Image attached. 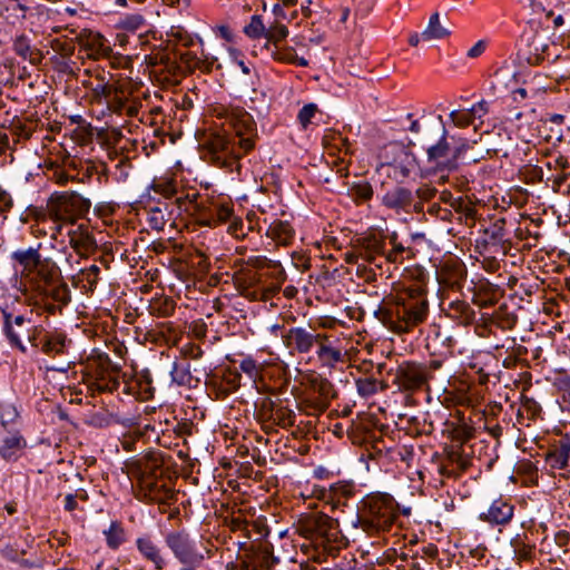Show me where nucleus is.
<instances>
[{
    "instance_id": "obj_41",
    "label": "nucleus",
    "mask_w": 570,
    "mask_h": 570,
    "mask_svg": "<svg viewBox=\"0 0 570 570\" xmlns=\"http://www.w3.org/2000/svg\"><path fill=\"white\" fill-rule=\"evenodd\" d=\"M175 302L170 298H160L150 304V313L159 317H166L174 313Z\"/></svg>"
},
{
    "instance_id": "obj_15",
    "label": "nucleus",
    "mask_w": 570,
    "mask_h": 570,
    "mask_svg": "<svg viewBox=\"0 0 570 570\" xmlns=\"http://www.w3.org/2000/svg\"><path fill=\"white\" fill-rule=\"evenodd\" d=\"M69 244L71 248L80 256L88 257L94 254L98 247L97 242L86 224H79L68 229Z\"/></svg>"
},
{
    "instance_id": "obj_27",
    "label": "nucleus",
    "mask_w": 570,
    "mask_h": 570,
    "mask_svg": "<svg viewBox=\"0 0 570 570\" xmlns=\"http://www.w3.org/2000/svg\"><path fill=\"white\" fill-rule=\"evenodd\" d=\"M448 315L460 324L469 325L475 320V311L465 301H453L449 304Z\"/></svg>"
},
{
    "instance_id": "obj_37",
    "label": "nucleus",
    "mask_w": 570,
    "mask_h": 570,
    "mask_svg": "<svg viewBox=\"0 0 570 570\" xmlns=\"http://www.w3.org/2000/svg\"><path fill=\"white\" fill-rule=\"evenodd\" d=\"M106 537L107 546L110 549H118L125 541V530L118 521H112L110 527L104 531Z\"/></svg>"
},
{
    "instance_id": "obj_4",
    "label": "nucleus",
    "mask_w": 570,
    "mask_h": 570,
    "mask_svg": "<svg viewBox=\"0 0 570 570\" xmlns=\"http://www.w3.org/2000/svg\"><path fill=\"white\" fill-rule=\"evenodd\" d=\"M396 518V502L393 497L375 493L362 500L357 521L365 532L374 534L389 531Z\"/></svg>"
},
{
    "instance_id": "obj_61",
    "label": "nucleus",
    "mask_w": 570,
    "mask_h": 570,
    "mask_svg": "<svg viewBox=\"0 0 570 570\" xmlns=\"http://www.w3.org/2000/svg\"><path fill=\"white\" fill-rule=\"evenodd\" d=\"M215 31L225 41H227V42L234 41V33L228 26H226V24L217 26Z\"/></svg>"
},
{
    "instance_id": "obj_48",
    "label": "nucleus",
    "mask_w": 570,
    "mask_h": 570,
    "mask_svg": "<svg viewBox=\"0 0 570 570\" xmlns=\"http://www.w3.org/2000/svg\"><path fill=\"white\" fill-rule=\"evenodd\" d=\"M83 279L88 284V289L94 291L99 281L100 268L97 265H91L87 268L81 269Z\"/></svg>"
},
{
    "instance_id": "obj_50",
    "label": "nucleus",
    "mask_w": 570,
    "mask_h": 570,
    "mask_svg": "<svg viewBox=\"0 0 570 570\" xmlns=\"http://www.w3.org/2000/svg\"><path fill=\"white\" fill-rule=\"evenodd\" d=\"M317 111V106L315 104H307L303 106V108L298 111L297 119L303 128H307L311 124L312 118L315 116Z\"/></svg>"
},
{
    "instance_id": "obj_45",
    "label": "nucleus",
    "mask_w": 570,
    "mask_h": 570,
    "mask_svg": "<svg viewBox=\"0 0 570 570\" xmlns=\"http://www.w3.org/2000/svg\"><path fill=\"white\" fill-rule=\"evenodd\" d=\"M276 61L284 62V63H291V65H295V66H299V67L308 66V61L303 57H298L293 47L285 49L283 51V53L281 56H278V59Z\"/></svg>"
},
{
    "instance_id": "obj_35",
    "label": "nucleus",
    "mask_w": 570,
    "mask_h": 570,
    "mask_svg": "<svg viewBox=\"0 0 570 570\" xmlns=\"http://www.w3.org/2000/svg\"><path fill=\"white\" fill-rule=\"evenodd\" d=\"M356 390L360 396L367 399L379 392L384 391L387 385L383 381H379L372 376L360 377L355 381Z\"/></svg>"
},
{
    "instance_id": "obj_47",
    "label": "nucleus",
    "mask_w": 570,
    "mask_h": 570,
    "mask_svg": "<svg viewBox=\"0 0 570 570\" xmlns=\"http://www.w3.org/2000/svg\"><path fill=\"white\" fill-rule=\"evenodd\" d=\"M18 417V411L14 405L9 403L0 404V423L6 428Z\"/></svg>"
},
{
    "instance_id": "obj_18",
    "label": "nucleus",
    "mask_w": 570,
    "mask_h": 570,
    "mask_svg": "<svg viewBox=\"0 0 570 570\" xmlns=\"http://www.w3.org/2000/svg\"><path fill=\"white\" fill-rule=\"evenodd\" d=\"M136 548L142 559L150 562L155 570H164L168 566V559L150 535L145 534L137 538Z\"/></svg>"
},
{
    "instance_id": "obj_1",
    "label": "nucleus",
    "mask_w": 570,
    "mask_h": 570,
    "mask_svg": "<svg viewBox=\"0 0 570 570\" xmlns=\"http://www.w3.org/2000/svg\"><path fill=\"white\" fill-rule=\"evenodd\" d=\"M218 117L224 128L206 135L203 146L217 166L239 173V160L254 150L258 139L256 121L243 107H223Z\"/></svg>"
},
{
    "instance_id": "obj_21",
    "label": "nucleus",
    "mask_w": 570,
    "mask_h": 570,
    "mask_svg": "<svg viewBox=\"0 0 570 570\" xmlns=\"http://www.w3.org/2000/svg\"><path fill=\"white\" fill-rule=\"evenodd\" d=\"M570 459V435H561L556 440L551 450L547 453V463L552 469L562 470L569 464Z\"/></svg>"
},
{
    "instance_id": "obj_28",
    "label": "nucleus",
    "mask_w": 570,
    "mask_h": 570,
    "mask_svg": "<svg viewBox=\"0 0 570 570\" xmlns=\"http://www.w3.org/2000/svg\"><path fill=\"white\" fill-rule=\"evenodd\" d=\"M315 390L320 396L316 401L312 402L311 406L318 412H325L330 406L331 400L336 397L334 386L328 380L322 379L315 384Z\"/></svg>"
},
{
    "instance_id": "obj_13",
    "label": "nucleus",
    "mask_w": 570,
    "mask_h": 570,
    "mask_svg": "<svg viewBox=\"0 0 570 570\" xmlns=\"http://www.w3.org/2000/svg\"><path fill=\"white\" fill-rule=\"evenodd\" d=\"M426 381L428 373L423 365L404 362L395 370L393 382L400 390L413 391L420 389Z\"/></svg>"
},
{
    "instance_id": "obj_63",
    "label": "nucleus",
    "mask_w": 570,
    "mask_h": 570,
    "mask_svg": "<svg viewBox=\"0 0 570 570\" xmlns=\"http://www.w3.org/2000/svg\"><path fill=\"white\" fill-rule=\"evenodd\" d=\"M470 110L474 118L481 119L485 114H488V102L485 100H481L478 104H475Z\"/></svg>"
},
{
    "instance_id": "obj_52",
    "label": "nucleus",
    "mask_w": 570,
    "mask_h": 570,
    "mask_svg": "<svg viewBox=\"0 0 570 570\" xmlns=\"http://www.w3.org/2000/svg\"><path fill=\"white\" fill-rule=\"evenodd\" d=\"M428 214L431 216H434L443 222L451 220L452 212L448 208H443L440 206V204L434 203L429 206Z\"/></svg>"
},
{
    "instance_id": "obj_53",
    "label": "nucleus",
    "mask_w": 570,
    "mask_h": 570,
    "mask_svg": "<svg viewBox=\"0 0 570 570\" xmlns=\"http://www.w3.org/2000/svg\"><path fill=\"white\" fill-rule=\"evenodd\" d=\"M436 193L438 190L435 187L430 185H422L413 194L414 197L425 203L432 200L435 197Z\"/></svg>"
},
{
    "instance_id": "obj_55",
    "label": "nucleus",
    "mask_w": 570,
    "mask_h": 570,
    "mask_svg": "<svg viewBox=\"0 0 570 570\" xmlns=\"http://www.w3.org/2000/svg\"><path fill=\"white\" fill-rule=\"evenodd\" d=\"M451 207L459 213H463L469 218H473L474 216V209L468 205L462 197L451 200Z\"/></svg>"
},
{
    "instance_id": "obj_49",
    "label": "nucleus",
    "mask_w": 570,
    "mask_h": 570,
    "mask_svg": "<svg viewBox=\"0 0 570 570\" xmlns=\"http://www.w3.org/2000/svg\"><path fill=\"white\" fill-rule=\"evenodd\" d=\"M242 372L248 375L250 380H255L259 374L258 363L250 356L244 357L239 363Z\"/></svg>"
},
{
    "instance_id": "obj_32",
    "label": "nucleus",
    "mask_w": 570,
    "mask_h": 570,
    "mask_svg": "<svg viewBox=\"0 0 570 570\" xmlns=\"http://www.w3.org/2000/svg\"><path fill=\"white\" fill-rule=\"evenodd\" d=\"M295 412L287 406H274L271 403V410L268 413V420L273 424L278 425L283 429H287L295 424Z\"/></svg>"
},
{
    "instance_id": "obj_57",
    "label": "nucleus",
    "mask_w": 570,
    "mask_h": 570,
    "mask_svg": "<svg viewBox=\"0 0 570 570\" xmlns=\"http://www.w3.org/2000/svg\"><path fill=\"white\" fill-rule=\"evenodd\" d=\"M547 167L549 169L564 171L566 169H568L570 167V163L566 156L559 155L552 161H548Z\"/></svg>"
},
{
    "instance_id": "obj_23",
    "label": "nucleus",
    "mask_w": 570,
    "mask_h": 570,
    "mask_svg": "<svg viewBox=\"0 0 570 570\" xmlns=\"http://www.w3.org/2000/svg\"><path fill=\"white\" fill-rule=\"evenodd\" d=\"M142 490L149 501L158 504H170V502L176 499L174 491L158 480H144Z\"/></svg>"
},
{
    "instance_id": "obj_44",
    "label": "nucleus",
    "mask_w": 570,
    "mask_h": 570,
    "mask_svg": "<svg viewBox=\"0 0 570 570\" xmlns=\"http://www.w3.org/2000/svg\"><path fill=\"white\" fill-rule=\"evenodd\" d=\"M106 42V39L100 33H90L86 46L96 53L106 55L109 50Z\"/></svg>"
},
{
    "instance_id": "obj_10",
    "label": "nucleus",
    "mask_w": 570,
    "mask_h": 570,
    "mask_svg": "<svg viewBox=\"0 0 570 570\" xmlns=\"http://www.w3.org/2000/svg\"><path fill=\"white\" fill-rule=\"evenodd\" d=\"M415 165V156L405 147L396 144L386 147V160L382 166L389 168V177L402 181L411 175Z\"/></svg>"
},
{
    "instance_id": "obj_6",
    "label": "nucleus",
    "mask_w": 570,
    "mask_h": 570,
    "mask_svg": "<svg viewBox=\"0 0 570 570\" xmlns=\"http://www.w3.org/2000/svg\"><path fill=\"white\" fill-rule=\"evenodd\" d=\"M91 203L78 193H61L50 197L48 213L56 223L75 225L89 213Z\"/></svg>"
},
{
    "instance_id": "obj_59",
    "label": "nucleus",
    "mask_w": 570,
    "mask_h": 570,
    "mask_svg": "<svg viewBox=\"0 0 570 570\" xmlns=\"http://www.w3.org/2000/svg\"><path fill=\"white\" fill-rule=\"evenodd\" d=\"M485 48H487V41L479 40L473 47H471L468 50L466 56L472 59L478 58L485 51Z\"/></svg>"
},
{
    "instance_id": "obj_8",
    "label": "nucleus",
    "mask_w": 570,
    "mask_h": 570,
    "mask_svg": "<svg viewBox=\"0 0 570 570\" xmlns=\"http://www.w3.org/2000/svg\"><path fill=\"white\" fill-rule=\"evenodd\" d=\"M164 542L174 558L183 566H200L205 556L186 529L171 530L164 534Z\"/></svg>"
},
{
    "instance_id": "obj_14",
    "label": "nucleus",
    "mask_w": 570,
    "mask_h": 570,
    "mask_svg": "<svg viewBox=\"0 0 570 570\" xmlns=\"http://www.w3.org/2000/svg\"><path fill=\"white\" fill-rule=\"evenodd\" d=\"M289 35V30L286 24H284L279 20L268 21L267 31L263 39H265V43L262 47L273 60H277L278 56L283 53L285 49L289 47H284L283 42Z\"/></svg>"
},
{
    "instance_id": "obj_5",
    "label": "nucleus",
    "mask_w": 570,
    "mask_h": 570,
    "mask_svg": "<svg viewBox=\"0 0 570 570\" xmlns=\"http://www.w3.org/2000/svg\"><path fill=\"white\" fill-rule=\"evenodd\" d=\"M28 287L29 296L26 298L30 299V293H35L40 297L45 309L49 314L61 312L62 307L71 299L70 289L65 282L59 279L56 265L52 269H49L46 277H38V279L28 285Z\"/></svg>"
},
{
    "instance_id": "obj_40",
    "label": "nucleus",
    "mask_w": 570,
    "mask_h": 570,
    "mask_svg": "<svg viewBox=\"0 0 570 570\" xmlns=\"http://www.w3.org/2000/svg\"><path fill=\"white\" fill-rule=\"evenodd\" d=\"M97 78L99 79V81L92 88L94 96L99 100L104 99L105 101H107L108 98L111 97V94H114L117 87L109 83V81L106 80V76L104 73L98 75Z\"/></svg>"
},
{
    "instance_id": "obj_56",
    "label": "nucleus",
    "mask_w": 570,
    "mask_h": 570,
    "mask_svg": "<svg viewBox=\"0 0 570 570\" xmlns=\"http://www.w3.org/2000/svg\"><path fill=\"white\" fill-rule=\"evenodd\" d=\"M42 327L41 326H32L28 331H24V336L27 337L28 342L33 347H40L42 346V337H39L38 335L41 333Z\"/></svg>"
},
{
    "instance_id": "obj_36",
    "label": "nucleus",
    "mask_w": 570,
    "mask_h": 570,
    "mask_svg": "<svg viewBox=\"0 0 570 570\" xmlns=\"http://www.w3.org/2000/svg\"><path fill=\"white\" fill-rule=\"evenodd\" d=\"M267 26L268 22L265 23L263 16L253 14L244 26L243 33L252 40L262 39L266 35Z\"/></svg>"
},
{
    "instance_id": "obj_12",
    "label": "nucleus",
    "mask_w": 570,
    "mask_h": 570,
    "mask_svg": "<svg viewBox=\"0 0 570 570\" xmlns=\"http://www.w3.org/2000/svg\"><path fill=\"white\" fill-rule=\"evenodd\" d=\"M1 314L3 318L2 331L10 346L26 353L27 347L22 342V336L26 334L24 331L29 330L28 325L31 324V320L23 315L14 316L8 305L1 307Z\"/></svg>"
},
{
    "instance_id": "obj_16",
    "label": "nucleus",
    "mask_w": 570,
    "mask_h": 570,
    "mask_svg": "<svg viewBox=\"0 0 570 570\" xmlns=\"http://www.w3.org/2000/svg\"><path fill=\"white\" fill-rule=\"evenodd\" d=\"M411 202L412 190L401 185L393 186L381 196L382 206L395 214H409Z\"/></svg>"
},
{
    "instance_id": "obj_39",
    "label": "nucleus",
    "mask_w": 570,
    "mask_h": 570,
    "mask_svg": "<svg viewBox=\"0 0 570 570\" xmlns=\"http://www.w3.org/2000/svg\"><path fill=\"white\" fill-rule=\"evenodd\" d=\"M350 193L354 200L366 202L373 197V187L368 181H358L352 185Z\"/></svg>"
},
{
    "instance_id": "obj_9",
    "label": "nucleus",
    "mask_w": 570,
    "mask_h": 570,
    "mask_svg": "<svg viewBox=\"0 0 570 570\" xmlns=\"http://www.w3.org/2000/svg\"><path fill=\"white\" fill-rule=\"evenodd\" d=\"M120 366L114 363L106 353L98 354L91 370L90 386L98 392H114L119 385Z\"/></svg>"
},
{
    "instance_id": "obj_34",
    "label": "nucleus",
    "mask_w": 570,
    "mask_h": 570,
    "mask_svg": "<svg viewBox=\"0 0 570 570\" xmlns=\"http://www.w3.org/2000/svg\"><path fill=\"white\" fill-rule=\"evenodd\" d=\"M267 236L281 245H287L294 237V229L287 222H274L267 229Z\"/></svg>"
},
{
    "instance_id": "obj_42",
    "label": "nucleus",
    "mask_w": 570,
    "mask_h": 570,
    "mask_svg": "<svg viewBox=\"0 0 570 570\" xmlns=\"http://www.w3.org/2000/svg\"><path fill=\"white\" fill-rule=\"evenodd\" d=\"M106 104L108 109L116 114H122L127 108V99L124 97V91L119 88H116Z\"/></svg>"
},
{
    "instance_id": "obj_20",
    "label": "nucleus",
    "mask_w": 570,
    "mask_h": 570,
    "mask_svg": "<svg viewBox=\"0 0 570 570\" xmlns=\"http://www.w3.org/2000/svg\"><path fill=\"white\" fill-rule=\"evenodd\" d=\"M354 493V485L350 482H336L328 489H322L320 499L325 503L331 504L333 509L341 505H346L348 499Z\"/></svg>"
},
{
    "instance_id": "obj_62",
    "label": "nucleus",
    "mask_w": 570,
    "mask_h": 570,
    "mask_svg": "<svg viewBox=\"0 0 570 570\" xmlns=\"http://www.w3.org/2000/svg\"><path fill=\"white\" fill-rule=\"evenodd\" d=\"M174 37L177 38L184 47H191L194 45V41H195L194 37L190 36L185 30L176 31L174 33Z\"/></svg>"
},
{
    "instance_id": "obj_60",
    "label": "nucleus",
    "mask_w": 570,
    "mask_h": 570,
    "mask_svg": "<svg viewBox=\"0 0 570 570\" xmlns=\"http://www.w3.org/2000/svg\"><path fill=\"white\" fill-rule=\"evenodd\" d=\"M13 200L6 190H0V213H4L11 209Z\"/></svg>"
},
{
    "instance_id": "obj_3",
    "label": "nucleus",
    "mask_w": 570,
    "mask_h": 570,
    "mask_svg": "<svg viewBox=\"0 0 570 570\" xmlns=\"http://www.w3.org/2000/svg\"><path fill=\"white\" fill-rule=\"evenodd\" d=\"M423 144L426 149V161L434 171L450 173L456 169L460 149L451 148L442 116L424 126Z\"/></svg>"
},
{
    "instance_id": "obj_31",
    "label": "nucleus",
    "mask_w": 570,
    "mask_h": 570,
    "mask_svg": "<svg viewBox=\"0 0 570 570\" xmlns=\"http://www.w3.org/2000/svg\"><path fill=\"white\" fill-rule=\"evenodd\" d=\"M451 31L444 27L440 21V13L433 12L429 19L426 28L422 31L424 41L440 40L449 37Z\"/></svg>"
},
{
    "instance_id": "obj_43",
    "label": "nucleus",
    "mask_w": 570,
    "mask_h": 570,
    "mask_svg": "<svg viewBox=\"0 0 570 570\" xmlns=\"http://www.w3.org/2000/svg\"><path fill=\"white\" fill-rule=\"evenodd\" d=\"M521 409L527 413L529 420H537L542 412L541 405L533 397L527 395L521 397Z\"/></svg>"
},
{
    "instance_id": "obj_25",
    "label": "nucleus",
    "mask_w": 570,
    "mask_h": 570,
    "mask_svg": "<svg viewBox=\"0 0 570 570\" xmlns=\"http://www.w3.org/2000/svg\"><path fill=\"white\" fill-rule=\"evenodd\" d=\"M428 346L433 345L440 346L443 350L439 351L440 355H448L453 353L456 340L445 330H442L440 325L433 324L426 336Z\"/></svg>"
},
{
    "instance_id": "obj_26",
    "label": "nucleus",
    "mask_w": 570,
    "mask_h": 570,
    "mask_svg": "<svg viewBox=\"0 0 570 570\" xmlns=\"http://www.w3.org/2000/svg\"><path fill=\"white\" fill-rule=\"evenodd\" d=\"M12 49L23 60L32 65H38L42 60V53L39 49L32 48L30 39L26 35L17 36L13 40Z\"/></svg>"
},
{
    "instance_id": "obj_19",
    "label": "nucleus",
    "mask_w": 570,
    "mask_h": 570,
    "mask_svg": "<svg viewBox=\"0 0 570 570\" xmlns=\"http://www.w3.org/2000/svg\"><path fill=\"white\" fill-rule=\"evenodd\" d=\"M513 514L514 507L500 498L491 503L487 512L480 514V519L492 525H505L512 520Z\"/></svg>"
},
{
    "instance_id": "obj_30",
    "label": "nucleus",
    "mask_w": 570,
    "mask_h": 570,
    "mask_svg": "<svg viewBox=\"0 0 570 570\" xmlns=\"http://www.w3.org/2000/svg\"><path fill=\"white\" fill-rule=\"evenodd\" d=\"M316 355L323 365L330 367H333L336 363L343 361V354L341 350L331 345L330 337L327 340H322L321 343H317Z\"/></svg>"
},
{
    "instance_id": "obj_33",
    "label": "nucleus",
    "mask_w": 570,
    "mask_h": 570,
    "mask_svg": "<svg viewBox=\"0 0 570 570\" xmlns=\"http://www.w3.org/2000/svg\"><path fill=\"white\" fill-rule=\"evenodd\" d=\"M171 380L179 386H193L196 381L190 372V363L186 360L175 362L170 370Z\"/></svg>"
},
{
    "instance_id": "obj_2",
    "label": "nucleus",
    "mask_w": 570,
    "mask_h": 570,
    "mask_svg": "<svg viewBox=\"0 0 570 570\" xmlns=\"http://www.w3.org/2000/svg\"><path fill=\"white\" fill-rule=\"evenodd\" d=\"M428 315L426 291L421 286H411L397 297L391 311V328L397 334L409 333L424 323Z\"/></svg>"
},
{
    "instance_id": "obj_24",
    "label": "nucleus",
    "mask_w": 570,
    "mask_h": 570,
    "mask_svg": "<svg viewBox=\"0 0 570 570\" xmlns=\"http://www.w3.org/2000/svg\"><path fill=\"white\" fill-rule=\"evenodd\" d=\"M70 344L71 340H69L65 333L52 331L46 333L42 337L41 351L51 356L63 355L68 353Z\"/></svg>"
},
{
    "instance_id": "obj_22",
    "label": "nucleus",
    "mask_w": 570,
    "mask_h": 570,
    "mask_svg": "<svg viewBox=\"0 0 570 570\" xmlns=\"http://www.w3.org/2000/svg\"><path fill=\"white\" fill-rule=\"evenodd\" d=\"M27 446V441L19 433H9L0 438V456L10 462L17 461Z\"/></svg>"
},
{
    "instance_id": "obj_29",
    "label": "nucleus",
    "mask_w": 570,
    "mask_h": 570,
    "mask_svg": "<svg viewBox=\"0 0 570 570\" xmlns=\"http://www.w3.org/2000/svg\"><path fill=\"white\" fill-rule=\"evenodd\" d=\"M173 206L174 204H171V207ZM169 207L170 205L165 203L149 208L148 223L153 229L163 230L166 223L171 219L174 210Z\"/></svg>"
},
{
    "instance_id": "obj_58",
    "label": "nucleus",
    "mask_w": 570,
    "mask_h": 570,
    "mask_svg": "<svg viewBox=\"0 0 570 570\" xmlns=\"http://www.w3.org/2000/svg\"><path fill=\"white\" fill-rule=\"evenodd\" d=\"M91 420L95 426L107 428L112 423V415L107 413H96Z\"/></svg>"
},
{
    "instance_id": "obj_11",
    "label": "nucleus",
    "mask_w": 570,
    "mask_h": 570,
    "mask_svg": "<svg viewBox=\"0 0 570 570\" xmlns=\"http://www.w3.org/2000/svg\"><path fill=\"white\" fill-rule=\"evenodd\" d=\"M282 337L286 347L291 350V353L307 354L317 343H321L322 340H327L328 335L296 326L288 328Z\"/></svg>"
},
{
    "instance_id": "obj_38",
    "label": "nucleus",
    "mask_w": 570,
    "mask_h": 570,
    "mask_svg": "<svg viewBox=\"0 0 570 570\" xmlns=\"http://www.w3.org/2000/svg\"><path fill=\"white\" fill-rule=\"evenodd\" d=\"M118 24L121 29L129 32H135L147 27L145 17L139 13L125 16L120 19Z\"/></svg>"
},
{
    "instance_id": "obj_46",
    "label": "nucleus",
    "mask_w": 570,
    "mask_h": 570,
    "mask_svg": "<svg viewBox=\"0 0 570 570\" xmlns=\"http://www.w3.org/2000/svg\"><path fill=\"white\" fill-rule=\"evenodd\" d=\"M450 119L452 120V122L455 126L466 127V126L471 125L475 118H474V116H472L471 110L468 109V110H463V111H459V110L451 111Z\"/></svg>"
},
{
    "instance_id": "obj_54",
    "label": "nucleus",
    "mask_w": 570,
    "mask_h": 570,
    "mask_svg": "<svg viewBox=\"0 0 570 570\" xmlns=\"http://www.w3.org/2000/svg\"><path fill=\"white\" fill-rule=\"evenodd\" d=\"M214 210L215 217L213 216V222H207V225L209 226L213 224L227 222L233 214V210L227 206H216Z\"/></svg>"
},
{
    "instance_id": "obj_17",
    "label": "nucleus",
    "mask_w": 570,
    "mask_h": 570,
    "mask_svg": "<svg viewBox=\"0 0 570 570\" xmlns=\"http://www.w3.org/2000/svg\"><path fill=\"white\" fill-rule=\"evenodd\" d=\"M357 253L364 262L381 267L382 262L379 259L385 255V240L375 235L363 237L358 239Z\"/></svg>"
},
{
    "instance_id": "obj_64",
    "label": "nucleus",
    "mask_w": 570,
    "mask_h": 570,
    "mask_svg": "<svg viewBox=\"0 0 570 570\" xmlns=\"http://www.w3.org/2000/svg\"><path fill=\"white\" fill-rule=\"evenodd\" d=\"M181 61L186 62L190 68L200 67V59L190 52L183 53L180 57Z\"/></svg>"
},
{
    "instance_id": "obj_7",
    "label": "nucleus",
    "mask_w": 570,
    "mask_h": 570,
    "mask_svg": "<svg viewBox=\"0 0 570 570\" xmlns=\"http://www.w3.org/2000/svg\"><path fill=\"white\" fill-rule=\"evenodd\" d=\"M11 258L22 266L21 278L18 289L24 296H29V287L38 277H46L49 269L55 267L50 258H42L39 250L33 247L18 249L12 253Z\"/></svg>"
},
{
    "instance_id": "obj_51",
    "label": "nucleus",
    "mask_w": 570,
    "mask_h": 570,
    "mask_svg": "<svg viewBox=\"0 0 570 570\" xmlns=\"http://www.w3.org/2000/svg\"><path fill=\"white\" fill-rule=\"evenodd\" d=\"M395 240V236L392 238ZM406 248L401 243L393 242V248L390 252H385L383 259L390 263H399L403 259L402 255Z\"/></svg>"
}]
</instances>
